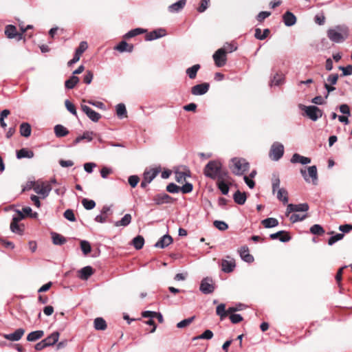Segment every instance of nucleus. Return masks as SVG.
<instances>
[{"label":"nucleus","instance_id":"obj_46","mask_svg":"<svg viewBox=\"0 0 352 352\" xmlns=\"http://www.w3.org/2000/svg\"><path fill=\"white\" fill-rule=\"evenodd\" d=\"M116 113L117 116L120 118H122L126 116L127 111L124 104L120 103L116 105Z\"/></svg>","mask_w":352,"mask_h":352},{"label":"nucleus","instance_id":"obj_38","mask_svg":"<svg viewBox=\"0 0 352 352\" xmlns=\"http://www.w3.org/2000/svg\"><path fill=\"white\" fill-rule=\"evenodd\" d=\"M146 32V30H145V29L137 28H135V29H133V30L129 31L126 34H125L124 37L125 38L128 39V38L134 37L135 36H138L139 34H143Z\"/></svg>","mask_w":352,"mask_h":352},{"label":"nucleus","instance_id":"obj_63","mask_svg":"<svg viewBox=\"0 0 352 352\" xmlns=\"http://www.w3.org/2000/svg\"><path fill=\"white\" fill-rule=\"evenodd\" d=\"M245 307V305L239 303L234 307H228V312L229 313V314H235L236 311L243 310Z\"/></svg>","mask_w":352,"mask_h":352},{"label":"nucleus","instance_id":"obj_39","mask_svg":"<svg viewBox=\"0 0 352 352\" xmlns=\"http://www.w3.org/2000/svg\"><path fill=\"white\" fill-rule=\"evenodd\" d=\"M5 34L8 38H14L16 36V28L13 25H8L5 28Z\"/></svg>","mask_w":352,"mask_h":352},{"label":"nucleus","instance_id":"obj_45","mask_svg":"<svg viewBox=\"0 0 352 352\" xmlns=\"http://www.w3.org/2000/svg\"><path fill=\"white\" fill-rule=\"evenodd\" d=\"M284 82V76L282 74H276L271 80L270 86H279Z\"/></svg>","mask_w":352,"mask_h":352},{"label":"nucleus","instance_id":"obj_6","mask_svg":"<svg viewBox=\"0 0 352 352\" xmlns=\"http://www.w3.org/2000/svg\"><path fill=\"white\" fill-rule=\"evenodd\" d=\"M232 173L236 175H241L249 168V163L246 162L243 159L233 158Z\"/></svg>","mask_w":352,"mask_h":352},{"label":"nucleus","instance_id":"obj_43","mask_svg":"<svg viewBox=\"0 0 352 352\" xmlns=\"http://www.w3.org/2000/svg\"><path fill=\"white\" fill-rule=\"evenodd\" d=\"M216 313L218 316H220L221 320L225 318L228 314H229L228 309L226 310V305L223 303H221L217 307Z\"/></svg>","mask_w":352,"mask_h":352},{"label":"nucleus","instance_id":"obj_7","mask_svg":"<svg viewBox=\"0 0 352 352\" xmlns=\"http://www.w3.org/2000/svg\"><path fill=\"white\" fill-rule=\"evenodd\" d=\"M284 154V146L278 142L272 144L270 151V157L274 161H278Z\"/></svg>","mask_w":352,"mask_h":352},{"label":"nucleus","instance_id":"obj_50","mask_svg":"<svg viewBox=\"0 0 352 352\" xmlns=\"http://www.w3.org/2000/svg\"><path fill=\"white\" fill-rule=\"evenodd\" d=\"M217 186L223 195H228L229 192V186L225 181H217Z\"/></svg>","mask_w":352,"mask_h":352},{"label":"nucleus","instance_id":"obj_54","mask_svg":"<svg viewBox=\"0 0 352 352\" xmlns=\"http://www.w3.org/2000/svg\"><path fill=\"white\" fill-rule=\"evenodd\" d=\"M34 190L36 193L41 195L42 198L45 199L47 197V192L44 188V185H36L34 187Z\"/></svg>","mask_w":352,"mask_h":352},{"label":"nucleus","instance_id":"obj_19","mask_svg":"<svg viewBox=\"0 0 352 352\" xmlns=\"http://www.w3.org/2000/svg\"><path fill=\"white\" fill-rule=\"evenodd\" d=\"M283 21L286 26L290 27L296 23V17L292 12L287 11L283 15Z\"/></svg>","mask_w":352,"mask_h":352},{"label":"nucleus","instance_id":"obj_9","mask_svg":"<svg viewBox=\"0 0 352 352\" xmlns=\"http://www.w3.org/2000/svg\"><path fill=\"white\" fill-rule=\"evenodd\" d=\"M215 65L221 67L226 63L227 58L226 54L225 48H220L217 50L212 56Z\"/></svg>","mask_w":352,"mask_h":352},{"label":"nucleus","instance_id":"obj_12","mask_svg":"<svg viewBox=\"0 0 352 352\" xmlns=\"http://www.w3.org/2000/svg\"><path fill=\"white\" fill-rule=\"evenodd\" d=\"M156 205H162L164 204H170L174 201V199L165 192L155 195L153 199Z\"/></svg>","mask_w":352,"mask_h":352},{"label":"nucleus","instance_id":"obj_44","mask_svg":"<svg viewBox=\"0 0 352 352\" xmlns=\"http://www.w3.org/2000/svg\"><path fill=\"white\" fill-rule=\"evenodd\" d=\"M310 232L312 234L321 236L324 234V228L319 224H314L310 228Z\"/></svg>","mask_w":352,"mask_h":352},{"label":"nucleus","instance_id":"obj_48","mask_svg":"<svg viewBox=\"0 0 352 352\" xmlns=\"http://www.w3.org/2000/svg\"><path fill=\"white\" fill-rule=\"evenodd\" d=\"M82 204L86 210H90L95 208L96 202L92 199L84 198L82 200Z\"/></svg>","mask_w":352,"mask_h":352},{"label":"nucleus","instance_id":"obj_61","mask_svg":"<svg viewBox=\"0 0 352 352\" xmlns=\"http://www.w3.org/2000/svg\"><path fill=\"white\" fill-rule=\"evenodd\" d=\"M193 190V186L191 183L186 182L182 187H180V191L184 194L190 193Z\"/></svg>","mask_w":352,"mask_h":352},{"label":"nucleus","instance_id":"obj_34","mask_svg":"<svg viewBox=\"0 0 352 352\" xmlns=\"http://www.w3.org/2000/svg\"><path fill=\"white\" fill-rule=\"evenodd\" d=\"M51 235H52V242L54 245H62L64 243H65L67 241L65 237H64L61 234H58L56 232H52Z\"/></svg>","mask_w":352,"mask_h":352},{"label":"nucleus","instance_id":"obj_57","mask_svg":"<svg viewBox=\"0 0 352 352\" xmlns=\"http://www.w3.org/2000/svg\"><path fill=\"white\" fill-rule=\"evenodd\" d=\"M213 224L216 228L221 231H224L228 228V225L223 221L216 220L214 221Z\"/></svg>","mask_w":352,"mask_h":352},{"label":"nucleus","instance_id":"obj_64","mask_svg":"<svg viewBox=\"0 0 352 352\" xmlns=\"http://www.w3.org/2000/svg\"><path fill=\"white\" fill-rule=\"evenodd\" d=\"M210 0H201L199 6L197 8V11L199 13L205 12L208 8Z\"/></svg>","mask_w":352,"mask_h":352},{"label":"nucleus","instance_id":"obj_4","mask_svg":"<svg viewBox=\"0 0 352 352\" xmlns=\"http://www.w3.org/2000/svg\"><path fill=\"white\" fill-rule=\"evenodd\" d=\"M298 107L301 110L304 111L305 115L314 122L317 121L323 115L322 110L315 105L305 106L300 104Z\"/></svg>","mask_w":352,"mask_h":352},{"label":"nucleus","instance_id":"obj_8","mask_svg":"<svg viewBox=\"0 0 352 352\" xmlns=\"http://www.w3.org/2000/svg\"><path fill=\"white\" fill-rule=\"evenodd\" d=\"M215 285L210 277L204 278L200 283L199 290L204 294H210L214 292Z\"/></svg>","mask_w":352,"mask_h":352},{"label":"nucleus","instance_id":"obj_2","mask_svg":"<svg viewBox=\"0 0 352 352\" xmlns=\"http://www.w3.org/2000/svg\"><path fill=\"white\" fill-rule=\"evenodd\" d=\"M221 168V163L217 160H211L206 165L204 169V174L206 177L216 179Z\"/></svg>","mask_w":352,"mask_h":352},{"label":"nucleus","instance_id":"obj_42","mask_svg":"<svg viewBox=\"0 0 352 352\" xmlns=\"http://www.w3.org/2000/svg\"><path fill=\"white\" fill-rule=\"evenodd\" d=\"M94 328L96 330H105L107 329L106 321L102 318H96L94 320Z\"/></svg>","mask_w":352,"mask_h":352},{"label":"nucleus","instance_id":"obj_41","mask_svg":"<svg viewBox=\"0 0 352 352\" xmlns=\"http://www.w3.org/2000/svg\"><path fill=\"white\" fill-rule=\"evenodd\" d=\"M270 32V31L269 29H265L262 32L260 28H256L254 36L256 39L262 41L265 39L268 36Z\"/></svg>","mask_w":352,"mask_h":352},{"label":"nucleus","instance_id":"obj_24","mask_svg":"<svg viewBox=\"0 0 352 352\" xmlns=\"http://www.w3.org/2000/svg\"><path fill=\"white\" fill-rule=\"evenodd\" d=\"M235 266H236L235 261L233 259L230 260V261L222 260V262H221L222 270L226 273L232 272L234 270Z\"/></svg>","mask_w":352,"mask_h":352},{"label":"nucleus","instance_id":"obj_35","mask_svg":"<svg viewBox=\"0 0 352 352\" xmlns=\"http://www.w3.org/2000/svg\"><path fill=\"white\" fill-rule=\"evenodd\" d=\"M131 219H132V217L130 214H126L120 221H116L114 223V226L116 227L127 226L131 223Z\"/></svg>","mask_w":352,"mask_h":352},{"label":"nucleus","instance_id":"obj_47","mask_svg":"<svg viewBox=\"0 0 352 352\" xmlns=\"http://www.w3.org/2000/svg\"><path fill=\"white\" fill-rule=\"evenodd\" d=\"M213 337V333L211 330L207 329L204 331L201 335L196 336L193 338V340H199V339H203V340H210Z\"/></svg>","mask_w":352,"mask_h":352},{"label":"nucleus","instance_id":"obj_3","mask_svg":"<svg viewBox=\"0 0 352 352\" xmlns=\"http://www.w3.org/2000/svg\"><path fill=\"white\" fill-rule=\"evenodd\" d=\"M280 183V181L278 177V175H276V174H273L272 184V192H273V193H274L275 191L278 189L277 199L279 201H282L284 204H285L288 202V192L283 188H279Z\"/></svg>","mask_w":352,"mask_h":352},{"label":"nucleus","instance_id":"obj_53","mask_svg":"<svg viewBox=\"0 0 352 352\" xmlns=\"http://www.w3.org/2000/svg\"><path fill=\"white\" fill-rule=\"evenodd\" d=\"M65 105L67 110L74 116H77V111L75 105L69 100L65 101Z\"/></svg>","mask_w":352,"mask_h":352},{"label":"nucleus","instance_id":"obj_10","mask_svg":"<svg viewBox=\"0 0 352 352\" xmlns=\"http://www.w3.org/2000/svg\"><path fill=\"white\" fill-rule=\"evenodd\" d=\"M307 170L308 174L306 173V170H305L304 169H301L300 173L302 176L307 182H309V178H311L312 179L313 183L315 184V182L318 180V173L316 166H309Z\"/></svg>","mask_w":352,"mask_h":352},{"label":"nucleus","instance_id":"obj_29","mask_svg":"<svg viewBox=\"0 0 352 352\" xmlns=\"http://www.w3.org/2000/svg\"><path fill=\"white\" fill-rule=\"evenodd\" d=\"M247 197L245 192H241L240 190H236L233 195V199L234 202L239 205H243Z\"/></svg>","mask_w":352,"mask_h":352},{"label":"nucleus","instance_id":"obj_37","mask_svg":"<svg viewBox=\"0 0 352 352\" xmlns=\"http://www.w3.org/2000/svg\"><path fill=\"white\" fill-rule=\"evenodd\" d=\"M132 244L136 250H140L143 248L144 244V239L141 235H138L133 238Z\"/></svg>","mask_w":352,"mask_h":352},{"label":"nucleus","instance_id":"obj_21","mask_svg":"<svg viewBox=\"0 0 352 352\" xmlns=\"http://www.w3.org/2000/svg\"><path fill=\"white\" fill-rule=\"evenodd\" d=\"M290 162L293 164L300 163L305 165L311 162V158L300 155L298 153H294L292 155Z\"/></svg>","mask_w":352,"mask_h":352},{"label":"nucleus","instance_id":"obj_31","mask_svg":"<svg viewBox=\"0 0 352 352\" xmlns=\"http://www.w3.org/2000/svg\"><path fill=\"white\" fill-rule=\"evenodd\" d=\"M94 133L92 131H85L82 135L78 136L74 141V145L80 143L82 140H86L87 142H91L93 140Z\"/></svg>","mask_w":352,"mask_h":352},{"label":"nucleus","instance_id":"obj_55","mask_svg":"<svg viewBox=\"0 0 352 352\" xmlns=\"http://www.w3.org/2000/svg\"><path fill=\"white\" fill-rule=\"evenodd\" d=\"M87 43L86 41H81L78 47L76 49L75 54L80 56L87 49Z\"/></svg>","mask_w":352,"mask_h":352},{"label":"nucleus","instance_id":"obj_58","mask_svg":"<svg viewBox=\"0 0 352 352\" xmlns=\"http://www.w3.org/2000/svg\"><path fill=\"white\" fill-rule=\"evenodd\" d=\"M64 217L71 222L76 221V217L74 211L72 209H67L64 212Z\"/></svg>","mask_w":352,"mask_h":352},{"label":"nucleus","instance_id":"obj_1","mask_svg":"<svg viewBox=\"0 0 352 352\" xmlns=\"http://www.w3.org/2000/svg\"><path fill=\"white\" fill-rule=\"evenodd\" d=\"M349 35L348 28L344 25H337L327 31L328 38L334 43H340L344 41Z\"/></svg>","mask_w":352,"mask_h":352},{"label":"nucleus","instance_id":"obj_30","mask_svg":"<svg viewBox=\"0 0 352 352\" xmlns=\"http://www.w3.org/2000/svg\"><path fill=\"white\" fill-rule=\"evenodd\" d=\"M44 336V331L43 330H36L30 332L27 336V340L28 342H35Z\"/></svg>","mask_w":352,"mask_h":352},{"label":"nucleus","instance_id":"obj_23","mask_svg":"<svg viewBox=\"0 0 352 352\" xmlns=\"http://www.w3.org/2000/svg\"><path fill=\"white\" fill-rule=\"evenodd\" d=\"M78 277L82 280H87L93 274L94 270L91 266H86L78 271Z\"/></svg>","mask_w":352,"mask_h":352},{"label":"nucleus","instance_id":"obj_52","mask_svg":"<svg viewBox=\"0 0 352 352\" xmlns=\"http://www.w3.org/2000/svg\"><path fill=\"white\" fill-rule=\"evenodd\" d=\"M80 248L85 255L88 254L91 250V245L87 241H81Z\"/></svg>","mask_w":352,"mask_h":352},{"label":"nucleus","instance_id":"obj_22","mask_svg":"<svg viewBox=\"0 0 352 352\" xmlns=\"http://www.w3.org/2000/svg\"><path fill=\"white\" fill-rule=\"evenodd\" d=\"M161 171L160 167L146 169L143 173L144 177L151 182Z\"/></svg>","mask_w":352,"mask_h":352},{"label":"nucleus","instance_id":"obj_62","mask_svg":"<svg viewBox=\"0 0 352 352\" xmlns=\"http://www.w3.org/2000/svg\"><path fill=\"white\" fill-rule=\"evenodd\" d=\"M339 78V75L338 74H331L329 75L327 78V82L325 83H329L331 85H334L337 83Z\"/></svg>","mask_w":352,"mask_h":352},{"label":"nucleus","instance_id":"obj_49","mask_svg":"<svg viewBox=\"0 0 352 352\" xmlns=\"http://www.w3.org/2000/svg\"><path fill=\"white\" fill-rule=\"evenodd\" d=\"M195 318V316L190 317L188 318H186V319L179 322L177 324V327L179 329H182V328L186 327L187 326H188L193 322Z\"/></svg>","mask_w":352,"mask_h":352},{"label":"nucleus","instance_id":"obj_36","mask_svg":"<svg viewBox=\"0 0 352 352\" xmlns=\"http://www.w3.org/2000/svg\"><path fill=\"white\" fill-rule=\"evenodd\" d=\"M201 66L199 64H195L190 67H188L186 70L187 76L190 79H195L197 76V72L200 69Z\"/></svg>","mask_w":352,"mask_h":352},{"label":"nucleus","instance_id":"obj_51","mask_svg":"<svg viewBox=\"0 0 352 352\" xmlns=\"http://www.w3.org/2000/svg\"><path fill=\"white\" fill-rule=\"evenodd\" d=\"M343 233H337L335 235L331 236L328 240V245H333L335 243L342 240L344 238Z\"/></svg>","mask_w":352,"mask_h":352},{"label":"nucleus","instance_id":"obj_28","mask_svg":"<svg viewBox=\"0 0 352 352\" xmlns=\"http://www.w3.org/2000/svg\"><path fill=\"white\" fill-rule=\"evenodd\" d=\"M54 133L57 138H63L69 134V130L62 124H56L54 126Z\"/></svg>","mask_w":352,"mask_h":352},{"label":"nucleus","instance_id":"obj_59","mask_svg":"<svg viewBox=\"0 0 352 352\" xmlns=\"http://www.w3.org/2000/svg\"><path fill=\"white\" fill-rule=\"evenodd\" d=\"M166 190L170 193H178L180 191V186L174 183H170L167 185Z\"/></svg>","mask_w":352,"mask_h":352},{"label":"nucleus","instance_id":"obj_13","mask_svg":"<svg viewBox=\"0 0 352 352\" xmlns=\"http://www.w3.org/2000/svg\"><path fill=\"white\" fill-rule=\"evenodd\" d=\"M81 109L92 122H97L101 118V115L99 113L87 105L82 104Z\"/></svg>","mask_w":352,"mask_h":352},{"label":"nucleus","instance_id":"obj_18","mask_svg":"<svg viewBox=\"0 0 352 352\" xmlns=\"http://www.w3.org/2000/svg\"><path fill=\"white\" fill-rule=\"evenodd\" d=\"M173 243V238L168 234L162 236L154 245L157 248H164Z\"/></svg>","mask_w":352,"mask_h":352},{"label":"nucleus","instance_id":"obj_5","mask_svg":"<svg viewBox=\"0 0 352 352\" xmlns=\"http://www.w3.org/2000/svg\"><path fill=\"white\" fill-rule=\"evenodd\" d=\"M16 214L14 215L10 223V230L12 232L22 234L23 232V226L19 225V222L25 218V215L19 210H16Z\"/></svg>","mask_w":352,"mask_h":352},{"label":"nucleus","instance_id":"obj_27","mask_svg":"<svg viewBox=\"0 0 352 352\" xmlns=\"http://www.w3.org/2000/svg\"><path fill=\"white\" fill-rule=\"evenodd\" d=\"M34 152L25 148H23L16 151V157L18 159L22 158H32L34 157Z\"/></svg>","mask_w":352,"mask_h":352},{"label":"nucleus","instance_id":"obj_40","mask_svg":"<svg viewBox=\"0 0 352 352\" xmlns=\"http://www.w3.org/2000/svg\"><path fill=\"white\" fill-rule=\"evenodd\" d=\"M79 82V78L76 76H72L69 79L65 80V86L68 89H73Z\"/></svg>","mask_w":352,"mask_h":352},{"label":"nucleus","instance_id":"obj_32","mask_svg":"<svg viewBox=\"0 0 352 352\" xmlns=\"http://www.w3.org/2000/svg\"><path fill=\"white\" fill-rule=\"evenodd\" d=\"M31 126L28 122H23L20 125V134L21 136L28 138L31 135Z\"/></svg>","mask_w":352,"mask_h":352},{"label":"nucleus","instance_id":"obj_56","mask_svg":"<svg viewBox=\"0 0 352 352\" xmlns=\"http://www.w3.org/2000/svg\"><path fill=\"white\" fill-rule=\"evenodd\" d=\"M307 217V214H303V215H300L298 214H292L289 217V220L292 223H296L298 221H302L305 220Z\"/></svg>","mask_w":352,"mask_h":352},{"label":"nucleus","instance_id":"obj_33","mask_svg":"<svg viewBox=\"0 0 352 352\" xmlns=\"http://www.w3.org/2000/svg\"><path fill=\"white\" fill-rule=\"evenodd\" d=\"M261 224L265 228H272L278 225V221L276 218L269 217L262 220Z\"/></svg>","mask_w":352,"mask_h":352},{"label":"nucleus","instance_id":"obj_17","mask_svg":"<svg viewBox=\"0 0 352 352\" xmlns=\"http://www.w3.org/2000/svg\"><path fill=\"white\" fill-rule=\"evenodd\" d=\"M238 252L240 255L241 258L243 261L248 263H251L254 261V256L249 253V249L248 246L243 245L241 247L240 249L238 250Z\"/></svg>","mask_w":352,"mask_h":352},{"label":"nucleus","instance_id":"obj_25","mask_svg":"<svg viewBox=\"0 0 352 352\" xmlns=\"http://www.w3.org/2000/svg\"><path fill=\"white\" fill-rule=\"evenodd\" d=\"M133 47H134L133 45L129 44L124 41H122L118 45L115 47V50L120 52H131L133 50Z\"/></svg>","mask_w":352,"mask_h":352},{"label":"nucleus","instance_id":"obj_11","mask_svg":"<svg viewBox=\"0 0 352 352\" xmlns=\"http://www.w3.org/2000/svg\"><path fill=\"white\" fill-rule=\"evenodd\" d=\"M309 209V206L307 203L299 204H289L287 206L286 216L294 212H307Z\"/></svg>","mask_w":352,"mask_h":352},{"label":"nucleus","instance_id":"obj_15","mask_svg":"<svg viewBox=\"0 0 352 352\" xmlns=\"http://www.w3.org/2000/svg\"><path fill=\"white\" fill-rule=\"evenodd\" d=\"M166 34V31L164 28H158L146 34L145 40L147 41H151L155 39L160 38Z\"/></svg>","mask_w":352,"mask_h":352},{"label":"nucleus","instance_id":"obj_20","mask_svg":"<svg viewBox=\"0 0 352 352\" xmlns=\"http://www.w3.org/2000/svg\"><path fill=\"white\" fill-rule=\"evenodd\" d=\"M186 0H179L178 1L170 5L168 10L170 13H177L180 12L185 6Z\"/></svg>","mask_w":352,"mask_h":352},{"label":"nucleus","instance_id":"obj_14","mask_svg":"<svg viewBox=\"0 0 352 352\" xmlns=\"http://www.w3.org/2000/svg\"><path fill=\"white\" fill-rule=\"evenodd\" d=\"M210 88V84L203 82L196 85L191 88V94L194 96H201L208 92Z\"/></svg>","mask_w":352,"mask_h":352},{"label":"nucleus","instance_id":"obj_26","mask_svg":"<svg viewBox=\"0 0 352 352\" xmlns=\"http://www.w3.org/2000/svg\"><path fill=\"white\" fill-rule=\"evenodd\" d=\"M59 338V333L58 331H54L46 338L43 339L44 343L47 344V346H53L55 344Z\"/></svg>","mask_w":352,"mask_h":352},{"label":"nucleus","instance_id":"obj_16","mask_svg":"<svg viewBox=\"0 0 352 352\" xmlns=\"http://www.w3.org/2000/svg\"><path fill=\"white\" fill-rule=\"evenodd\" d=\"M25 333V329L23 328H19L12 333L3 334V337L10 341L16 342L19 341Z\"/></svg>","mask_w":352,"mask_h":352},{"label":"nucleus","instance_id":"obj_60","mask_svg":"<svg viewBox=\"0 0 352 352\" xmlns=\"http://www.w3.org/2000/svg\"><path fill=\"white\" fill-rule=\"evenodd\" d=\"M339 69L342 72V76H350L352 74V65H348L346 67L340 66Z\"/></svg>","mask_w":352,"mask_h":352}]
</instances>
